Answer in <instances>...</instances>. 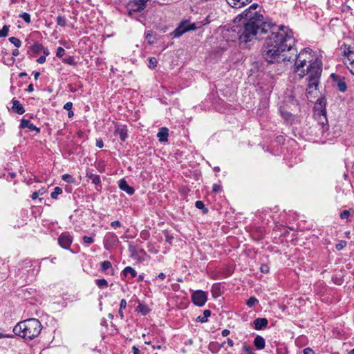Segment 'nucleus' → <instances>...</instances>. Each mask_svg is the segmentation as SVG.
Instances as JSON below:
<instances>
[{
	"mask_svg": "<svg viewBox=\"0 0 354 354\" xmlns=\"http://www.w3.org/2000/svg\"><path fill=\"white\" fill-rule=\"evenodd\" d=\"M295 44L293 33L288 27L281 26L276 30H272L265 41L262 48V55L268 63H274L281 56L283 62H294V72L298 73L300 77L307 75V70L304 69L306 63L309 66L319 58L313 59V50L306 48L299 54L297 50L292 48Z\"/></svg>",
	"mask_w": 354,
	"mask_h": 354,
	"instance_id": "nucleus-1",
	"label": "nucleus"
},
{
	"mask_svg": "<svg viewBox=\"0 0 354 354\" xmlns=\"http://www.w3.org/2000/svg\"><path fill=\"white\" fill-rule=\"evenodd\" d=\"M257 3H253L248 9L236 17V20H243V27L238 30L239 39L241 43H248L252 39H261L263 35L268 31L269 24L263 21V16L255 10Z\"/></svg>",
	"mask_w": 354,
	"mask_h": 354,
	"instance_id": "nucleus-2",
	"label": "nucleus"
},
{
	"mask_svg": "<svg viewBox=\"0 0 354 354\" xmlns=\"http://www.w3.org/2000/svg\"><path fill=\"white\" fill-rule=\"evenodd\" d=\"M41 328L42 326L39 319L30 318L19 322L14 327L13 332L23 338L32 339L40 334Z\"/></svg>",
	"mask_w": 354,
	"mask_h": 354,
	"instance_id": "nucleus-3",
	"label": "nucleus"
},
{
	"mask_svg": "<svg viewBox=\"0 0 354 354\" xmlns=\"http://www.w3.org/2000/svg\"><path fill=\"white\" fill-rule=\"evenodd\" d=\"M322 72V60H317L307 67V80L308 83L306 88V97L309 100H312V99L315 97Z\"/></svg>",
	"mask_w": 354,
	"mask_h": 354,
	"instance_id": "nucleus-4",
	"label": "nucleus"
},
{
	"mask_svg": "<svg viewBox=\"0 0 354 354\" xmlns=\"http://www.w3.org/2000/svg\"><path fill=\"white\" fill-rule=\"evenodd\" d=\"M341 49L343 50V54L345 57V64L347 65V68L354 75V48L349 45L343 44Z\"/></svg>",
	"mask_w": 354,
	"mask_h": 354,
	"instance_id": "nucleus-5",
	"label": "nucleus"
},
{
	"mask_svg": "<svg viewBox=\"0 0 354 354\" xmlns=\"http://www.w3.org/2000/svg\"><path fill=\"white\" fill-rule=\"evenodd\" d=\"M196 28L194 23H190L189 20H185L180 23L178 27L171 33L174 38L182 36L187 31L195 30Z\"/></svg>",
	"mask_w": 354,
	"mask_h": 354,
	"instance_id": "nucleus-6",
	"label": "nucleus"
},
{
	"mask_svg": "<svg viewBox=\"0 0 354 354\" xmlns=\"http://www.w3.org/2000/svg\"><path fill=\"white\" fill-rule=\"evenodd\" d=\"M207 299V293L203 290H196L192 295V302L198 306L205 305Z\"/></svg>",
	"mask_w": 354,
	"mask_h": 354,
	"instance_id": "nucleus-7",
	"label": "nucleus"
},
{
	"mask_svg": "<svg viewBox=\"0 0 354 354\" xmlns=\"http://www.w3.org/2000/svg\"><path fill=\"white\" fill-rule=\"evenodd\" d=\"M73 236L67 232L62 233L58 237L59 245L65 250H71L73 243Z\"/></svg>",
	"mask_w": 354,
	"mask_h": 354,
	"instance_id": "nucleus-8",
	"label": "nucleus"
},
{
	"mask_svg": "<svg viewBox=\"0 0 354 354\" xmlns=\"http://www.w3.org/2000/svg\"><path fill=\"white\" fill-rule=\"evenodd\" d=\"M118 243V238L115 234L113 232H108L106 234L103 241L104 247L106 250H110Z\"/></svg>",
	"mask_w": 354,
	"mask_h": 354,
	"instance_id": "nucleus-9",
	"label": "nucleus"
},
{
	"mask_svg": "<svg viewBox=\"0 0 354 354\" xmlns=\"http://www.w3.org/2000/svg\"><path fill=\"white\" fill-rule=\"evenodd\" d=\"M128 130L127 127L125 124H122L119 123L115 124V136H119L120 140L122 142H124L128 137Z\"/></svg>",
	"mask_w": 354,
	"mask_h": 354,
	"instance_id": "nucleus-10",
	"label": "nucleus"
},
{
	"mask_svg": "<svg viewBox=\"0 0 354 354\" xmlns=\"http://www.w3.org/2000/svg\"><path fill=\"white\" fill-rule=\"evenodd\" d=\"M139 0H133L128 4L129 11L131 14L132 12H141L145 8V5L142 4Z\"/></svg>",
	"mask_w": 354,
	"mask_h": 354,
	"instance_id": "nucleus-11",
	"label": "nucleus"
},
{
	"mask_svg": "<svg viewBox=\"0 0 354 354\" xmlns=\"http://www.w3.org/2000/svg\"><path fill=\"white\" fill-rule=\"evenodd\" d=\"M331 77L337 83V87L340 92H345L347 89L346 83L344 81V78H339L338 75L335 73L331 74Z\"/></svg>",
	"mask_w": 354,
	"mask_h": 354,
	"instance_id": "nucleus-12",
	"label": "nucleus"
},
{
	"mask_svg": "<svg viewBox=\"0 0 354 354\" xmlns=\"http://www.w3.org/2000/svg\"><path fill=\"white\" fill-rule=\"evenodd\" d=\"M118 186L121 190L125 192L129 195H132L135 192L134 188L129 186L127 180L124 178L119 180Z\"/></svg>",
	"mask_w": 354,
	"mask_h": 354,
	"instance_id": "nucleus-13",
	"label": "nucleus"
},
{
	"mask_svg": "<svg viewBox=\"0 0 354 354\" xmlns=\"http://www.w3.org/2000/svg\"><path fill=\"white\" fill-rule=\"evenodd\" d=\"M19 127L21 129L28 128L31 131H36L37 133L40 132V129L37 127L28 119H22Z\"/></svg>",
	"mask_w": 354,
	"mask_h": 354,
	"instance_id": "nucleus-14",
	"label": "nucleus"
},
{
	"mask_svg": "<svg viewBox=\"0 0 354 354\" xmlns=\"http://www.w3.org/2000/svg\"><path fill=\"white\" fill-rule=\"evenodd\" d=\"M252 1V0H226L227 3L234 8H241Z\"/></svg>",
	"mask_w": 354,
	"mask_h": 354,
	"instance_id": "nucleus-15",
	"label": "nucleus"
},
{
	"mask_svg": "<svg viewBox=\"0 0 354 354\" xmlns=\"http://www.w3.org/2000/svg\"><path fill=\"white\" fill-rule=\"evenodd\" d=\"M129 250L131 253V257L135 259H140V254H146L145 251L143 249L138 250L136 246L129 244Z\"/></svg>",
	"mask_w": 354,
	"mask_h": 354,
	"instance_id": "nucleus-16",
	"label": "nucleus"
},
{
	"mask_svg": "<svg viewBox=\"0 0 354 354\" xmlns=\"http://www.w3.org/2000/svg\"><path fill=\"white\" fill-rule=\"evenodd\" d=\"M12 110L19 115H21L25 113V109L23 105L19 102V100L13 99L12 100Z\"/></svg>",
	"mask_w": 354,
	"mask_h": 354,
	"instance_id": "nucleus-17",
	"label": "nucleus"
},
{
	"mask_svg": "<svg viewBox=\"0 0 354 354\" xmlns=\"http://www.w3.org/2000/svg\"><path fill=\"white\" fill-rule=\"evenodd\" d=\"M327 124L328 120L326 118V112L322 111L319 115L318 119V124L322 127V132H324L325 130H327Z\"/></svg>",
	"mask_w": 354,
	"mask_h": 354,
	"instance_id": "nucleus-18",
	"label": "nucleus"
},
{
	"mask_svg": "<svg viewBox=\"0 0 354 354\" xmlns=\"http://www.w3.org/2000/svg\"><path fill=\"white\" fill-rule=\"evenodd\" d=\"M279 112L281 113V117L285 120V121L288 123L292 124L295 120V116L290 112L281 107L279 109Z\"/></svg>",
	"mask_w": 354,
	"mask_h": 354,
	"instance_id": "nucleus-19",
	"label": "nucleus"
},
{
	"mask_svg": "<svg viewBox=\"0 0 354 354\" xmlns=\"http://www.w3.org/2000/svg\"><path fill=\"white\" fill-rule=\"evenodd\" d=\"M253 324L256 330H261L267 326L268 321L266 318H257Z\"/></svg>",
	"mask_w": 354,
	"mask_h": 354,
	"instance_id": "nucleus-20",
	"label": "nucleus"
},
{
	"mask_svg": "<svg viewBox=\"0 0 354 354\" xmlns=\"http://www.w3.org/2000/svg\"><path fill=\"white\" fill-rule=\"evenodd\" d=\"M168 132L169 130L167 127H161L159 129V131L157 133V138H158L159 142H164L167 141L169 136Z\"/></svg>",
	"mask_w": 354,
	"mask_h": 354,
	"instance_id": "nucleus-21",
	"label": "nucleus"
},
{
	"mask_svg": "<svg viewBox=\"0 0 354 354\" xmlns=\"http://www.w3.org/2000/svg\"><path fill=\"white\" fill-rule=\"evenodd\" d=\"M254 344L257 349L261 350L265 348V339L260 335H257L254 340Z\"/></svg>",
	"mask_w": 354,
	"mask_h": 354,
	"instance_id": "nucleus-22",
	"label": "nucleus"
},
{
	"mask_svg": "<svg viewBox=\"0 0 354 354\" xmlns=\"http://www.w3.org/2000/svg\"><path fill=\"white\" fill-rule=\"evenodd\" d=\"M86 177H88L91 180L92 183L95 185H100L101 183L100 177L97 174H94L89 171H86Z\"/></svg>",
	"mask_w": 354,
	"mask_h": 354,
	"instance_id": "nucleus-23",
	"label": "nucleus"
},
{
	"mask_svg": "<svg viewBox=\"0 0 354 354\" xmlns=\"http://www.w3.org/2000/svg\"><path fill=\"white\" fill-rule=\"evenodd\" d=\"M101 270L104 272H107L109 270H112V264L109 261H104L100 263ZM111 274H113V272H111Z\"/></svg>",
	"mask_w": 354,
	"mask_h": 354,
	"instance_id": "nucleus-24",
	"label": "nucleus"
},
{
	"mask_svg": "<svg viewBox=\"0 0 354 354\" xmlns=\"http://www.w3.org/2000/svg\"><path fill=\"white\" fill-rule=\"evenodd\" d=\"M211 315V311L209 310H205L203 311V316H198L196 318V321L201 323H205L208 320V317Z\"/></svg>",
	"mask_w": 354,
	"mask_h": 354,
	"instance_id": "nucleus-25",
	"label": "nucleus"
},
{
	"mask_svg": "<svg viewBox=\"0 0 354 354\" xmlns=\"http://www.w3.org/2000/svg\"><path fill=\"white\" fill-rule=\"evenodd\" d=\"M353 214H354V209H345L340 213V218L343 220H346V221H348L349 216L351 215H353Z\"/></svg>",
	"mask_w": 354,
	"mask_h": 354,
	"instance_id": "nucleus-26",
	"label": "nucleus"
},
{
	"mask_svg": "<svg viewBox=\"0 0 354 354\" xmlns=\"http://www.w3.org/2000/svg\"><path fill=\"white\" fill-rule=\"evenodd\" d=\"M123 274L124 276L130 274L131 276V278H134L137 275L136 271L130 266H127L123 270Z\"/></svg>",
	"mask_w": 354,
	"mask_h": 354,
	"instance_id": "nucleus-27",
	"label": "nucleus"
},
{
	"mask_svg": "<svg viewBox=\"0 0 354 354\" xmlns=\"http://www.w3.org/2000/svg\"><path fill=\"white\" fill-rule=\"evenodd\" d=\"M136 310L139 313H141L142 315H146L149 313V308L145 304H139V305L136 308Z\"/></svg>",
	"mask_w": 354,
	"mask_h": 354,
	"instance_id": "nucleus-28",
	"label": "nucleus"
},
{
	"mask_svg": "<svg viewBox=\"0 0 354 354\" xmlns=\"http://www.w3.org/2000/svg\"><path fill=\"white\" fill-rule=\"evenodd\" d=\"M145 39L147 40V43L150 45H151L156 42V39L153 37V32L151 30H147L145 32Z\"/></svg>",
	"mask_w": 354,
	"mask_h": 354,
	"instance_id": "nucleus-29",
	"label": "nucleus"
},
{
	"mask_svg": "<svg viewBox=\"0 0 354 354\" xmlns=\"http://www.w3.org/2000/svg\"><path fill=\"white\" fill-rule=\"evenodd\" d=\"M127 307V301L124 299H121L120 304V309L118 311V315L121 319L124 318V314L122 310L125 309Z\"/></svg>",
	"mask_w": 354,
	"mask_h": 354,
	"instance_id": "nucleus-30",
	"label": "nucleus"
},
{
	"mask_svg": "<svg viewBox=\"0 0 354 354\" xmlns=\"http://www.w3.org/2000/svg\"><path fill=\"white\" fill-rule=\"evenodd\" d=\"M95 284L100 288H106L108 286V282L104 279H95Z\"/></svg>",
	"mask_w": 354,
	"mask_h": 354,
	"instance_id": "nucleus-31",
	"label": "nucleus"
},
{
	"mask_svg": "<svg viewBox=\"0 0 354 354\" xmlns=\"http://www.w3.org/2000/svg\"><path fill=\"white\" fill-rule=\"evenodd\" d=\"M195 206L196 208L202 209L203 214H207L208 212V209L205 207L203 202L201 201H196Z\"/></svg>",
	"mask_w": 354,
	"mask_h": 354,
	"instance_id": "nucleus-32",
	"label": "nucleus"
},
{
	"mask_svg": "<svg viewBox=\"0 0 354 354\" xmlns=\"http://www.w3.org/2000/svg\"><path fill=\"white\" fill-rule=\"evenodd\" d=\"M57 24L58 26H60L62 27H64L66 25L67 19L64 16L59 15L57 17Z\"/></svg>",
	"mask_w": 354,
	"mask_h": 354,
	"instance_id": "nucleus-33",
	"label": "nucleus"
},
{
	"mask_svg": "<svg viewBox=\"0 0 354 354\" xmlns=\"http://www.w3.org/2000/svg\"><path fill=\"white\" fill-rule=\"evenodd\" d=\"M62 193V189L59 187L54 188V191L50 194V196L53 199H57V196Z\"/></svg>",
	"mask_w": 354,
	"mask_h": 354,
	"instance_id": "nucleus-34",
	"label": "nucleus"
},
{
	"mask_svg": "<svg viewBox=\"0 0 354 354\" xmlns=\"http://www.w3.org/2000/svg\"><path fill=\"white\" fill-rule=\"evenodd\" d=\"M258 299L254 297H250L246 302V304L248 307L251 308L258 304Z\"/></svg>",
	"mask_w": 354,
	"mask_h": 354,
	"instance_id": "nucleus-35",
	"label": "nucleus"
},
{
	"mask_svg": "<svg viewBox=\"0 0 354 354\" xmlns=\"http://www.w3.org/2000/svg\"><path fill=\"white\" fill-rule=\"evenodd\" d=\"M62 61H63V62L68 64L69 65H71V66H74L76 64V63L74 60V58L72 56H67L66 57H64L62 59Z\"/></svg>",
	"mask_w": 354,
	"mask_h": 354,
	"instance_id": "nucleus-36",
	"label": "nucleus"
},
{
	"mask_svg": "<svg viewBox=\"0 0 354 354\" xmlns=\"http://www.w3.org/2000/svg\"><path fill=\"white\" fill-rule=\"evenodd\" d=\"M9 41H10V43H12L17 48L20 47L21 45V41L18 38H17L15 37H10L9 38Z\"/></svg>",
	"mask_w": 354,
	"mask_h": 354,
	"instance_id": "nucleus-37",
	"label": "nucleus"
},
{
	"mask_svg": "<svg viewBox=\"0 0 354 354\" xmlns=\"http://www.w3.org/2000/svg\"><path fill=\"white\" fill-rule=\"evenodd\" d=\"M62 180L68 183H73L75 182V178L70 174H64L62 176Z\"/></svg>",
	"mask_w": 354,
	"mask_h": 354,
	"instance_id": "nucleus-38",
	"label": "nucleus"
},
{
	"mask_svg": "<svg viewBox=\"0 0 354 354\" xmlns=\"http://www.w3.org/2000/svg\"><path fill=\"white\" fill-rule=\"evenodd\" d=\"M82 242L85 245H88L94 242V239L93 236H84L82 237Z\"/></svg>",
	"mask_w": 354,
	"mask_h": 354,
	"instance_id": "nucleus-39",
	"label": "nucleus"
},
{
	"mask_svg": "<svg viewBox=\"0 0 354 354\" xmlns=\"http://www.w3.org/2000/svg\"><path fill=\"white\" fill-rule=\"evenodd\" d=\"M19 17L23 19L26 23L30 24V15L27 12H22L19 15Z\"/></svg>",
	"mask_w": 354,
	"mask_h": 354,
	"instance_id": "nucleus-40",
	"label": "nucleus"
},
{
	"mask_svg": "<svg viewBox=\"0 0 354 354\" xmlns=\"http://www.w3.org/2000/svg\"><path fill=\"white\" fill-rule=\"evenodd\" d=\"M9 26L4 25L1 30H0V37H5L8 35L9 31Z\"/></svg>",
	"mask_w": 354,
	"mask_h": 354,
	"instance_id": "nucleus-41",
	"label": "nucleus"
},
{
	"mask_svg": "<svg viewBox=\"0 0 354 354\" xmlns=\"http://www.w3.org/2000/svg\"><path fill=\"white\" fill-rule=\"evenodd\" d=\"M148 61H149L148 66L149 68H154L155 67H156L158 62L155 57H149L148 59Z\"/></svg>",
	"mask_w": 354,
	"mask_h": 354,
	"instance_id": "nucleus-42",
	"label": "nucleus"
},
{
	"mask_svg": "<svg viewBox=\"0 0 354 354\" xmlns=\"http://www.w3.org/2000/svg\"><path fill=\"white\" fill-rule=\"evenodd\" d=\"M66 53V50L62 47H58L56 52V56L57 57H62Z\"/></svg>",
	"mask_w": 354,
	"mask_h": 354,
	"instance_id": "nucleus-43",
	"label": "nucleus"
},
{
	"mask_svg": "<svg viewBox=\"0 0 354 354\" xmlns=\"http://www.w3.org/2000/svg\"><path fill=\"white\" fill-rule=\"evenodd\" d=\"M43 48L42 46L39 44H35L32 46V50L35 53L39 52Z\"/></svg>",
	"mask_w": 354,
	"mask_h": 354,
	"instance_id": "nucleus-44",
	"label": "nucleus"
},
{
	"mask_svg": "<svg viewBox=\"0 0 354 354\" xmlns=\"http://www.w3.org/2000/svg\"><path fill=\"white\" fill-rule=\"evenodd\" d=\"M243 350L247 353V354H252V349L250 346H248L246 344L243 345Z\"/></svg>",
	"mask_w": 354,
	"mask_h": 354,
	"instance_id": "nucleus-45",
	"label": "nucleus"
},
{
	"mask_svg": "<svg viewBox=\"0 0 354 354\" xmlns=\"http://www.w3.org/2000/svg\"><path fill=\"white\" fill-rule=\"evenodd\" d=\"M15 62V59L14 57H9L7 59V60L4 61V63L8 66H12Z\"/></svg>",
	"mask_w": 354,
	"mask_h": 354,
	"instance_id": "nucleus-46",
	"label": "nucleus"
},
{
	"mask_svg": "<svg viewBox=\"0 0 354 354\" xmlns=\"http://www.w3.org/2000/svg\"><path fill=\"white\" fill-rule=\"evenodd\" d=\"M221 190V186L218 184H214L212 186V192L214 193H218Z\"/></svg>",
	"mask_w": 354,
	"mask_h": 354,
	"instance_id": "nucleus-47",
	"label": "nucleus"
},
{
	"mask_svg": "<svg viewBox=\"0 0 354 354\" xmlns=\"http://www.w3.org/2000/svg\"><path fill=\"white\" fill-rule=\"evenodd\" d=\"M260 270L263 273H268L269 272V267L266 264L261 265Z\"/></svg>",
	"mask_w": 354,
	"mask_h": 354,
	"instance_id": "nucleus-48",
	"label": "nucleus"
},
{
	"mask_svg": "<svg viewBox=\"0 0 354 354\" xmlns=\"http://www.w3.org/2000/svg\"><path fill=\"white\" fill-rule=\"evenodd\" d=\"M31 263H32L31 261L26 259L24 261H23L22 267L24 268H27L28 267L32 266Z\"/></svg>",
	"mask_w": 354,
	"mask_h": 354,
	"instance_id": "nucleus-49",
	"label": "nucleus"
},
{
	"mask_svg": "<svg viewBox=\"0 0 354 354\" xmlns=\"http://www.w3.org/2000/svg\"><path fill=\"white\" fill-rule=\"evenodd\" d=\"M72 107H73V103L71 102H66L64 106V109L65 110H67V111H70L72 109Z\"/></svg>",
	"mask_w": 354,
	"mask_h": 354,
	"instance_id": "nucleus-50",
	"label": "nucleus"
},
{
	"mask_svg": "<svg viewBox=\"0 0 354 354\" xmlns=\"http://www.w3.org/2000/svg\"><path fill=\"white\" fill-rule=\"evenodd\" d=\"M111 226L112 227H121V223L118 221H115L111 223Z\"/></svg>",
	"mask_w": 354,
	"mask_h": 354,
	"instance_id": "nucleus-51",
	"label": "nucleus"
},
{
	"mask_svg": "<svg viewBox=\"0 0 354 354\" xmlns=\"http://www.w3.org/2000/svg\"><path fill=\"white\" fill-rule=\"evenodd\" d=\"M303 353H304V354H315L314 351L309 347L304 349Z\"/></svg>",
	"mask_w": 354,
	"mask_h": 354,
	"instance_id": "nucleus-52",
	"label": "nucleus"
},
{
	"mask_svg": "<svg viewBox=\"0 0 354 354\" xmlns=\"http://www.w3.org/2000/svg\"><path fill=\"white\" fill-rule=\"evenodd\" d=\"M46 62V56L45 55H41L37 59V62L39 63V64H43Z\"/></svg>",
	"mask_w": 354,
	"mask_h": 354,
	"instance_id": "nucleus-53",
	"label": "nucleus"
},
{
	"mask_svg": "<svg viewBox=\"0 0 354 354\" xmlns=\"http://www.w3.org/2000/svg\"><path fill=\"white\" fill-rule=\"evenodd\" d=\"M219 288L218 284H214L212 286V292H213V296L214 297H217L218 295H216V290Z\"/></svg>",
	"mask_w": 354,
	"mask_h": 354,
	"instance_id": "nucleus-54",
	"label": "nucleus"
},
{
	"mask_svg": "<svg viewBox=\"0 0 354 354\" xmlns=\"http://www.w3.org/2000/svg\"><path fill=\"white\" fill-rule=\"evenodd\" d=\"M230 333V331L228 329H224L222 330L221 334L223 337H227Z\"/></svg>",
	"mask_w": 354,
	"mask_h": 354,
	"instance_id": "nucleus-55",
	"label": "nucleus"
},
{
	"mask_svg": "<svg viewBox=\"0 0 354 354\" xmlns=\"http://www.w3.org/2000/svg\"><path fill=\"white\" fill-rule=\"evenodd\" d=\"M345 245H346L345 242L344 243H338L336 245L335 248L337 250H341L345 246Z\"/></svg>",
	"mask_w": 354,
	"mask_h": 354,
	"instance_id": "nucleus-56",
	"label": "nucleus"
},
{
	"mask_svg": "<svg viewBox=\"0 0 354 354\" xmlns=\"http://www.w3.org/2000/svg\"><path fill=\"white\" fill-rule=\"evenodd\" d=\"M133 350V354H140V351L138 347L136 346H133L132 348Z\"/></svg>",
	"mask_w": 354,
	"mask_h": 354,
	"instance_id": "nucleus-57",
	"label": "nucleus"
},
{
	"mask_svg": "<svg viewBox=\"0 0 354 354\" xmlns=\"http://www.w3.org/2000/svg\"><path fill=\"white\" fill-rule=\"evenodd\" d=\"M96 146L99 148H102L104 146V143L102 140H97Z\"/></svg>",
	"mask_w": 354,
	"mask_h": 354,
	"instance_id": "nucleus-58",
	"label": "nucleus"
},
{
	"mask_svg": "<svg viewBox=\"0 0 354 354\" xmlns=\"http://www.w3.org/2000/svg\"><path fill=\"white\" fill-rule=\"evenodd\" d=\"M227 344H228L229 346H234V342L232 339L230 338H227Z\"/></svg>",
	"mask_w": 354,
	"mask_h": 354,
	"instance_id": "nucleus-59",
	"label": "nucleus"
},
{
	"mask_svg": "<svg viewBox=\"0 0 354 354\" xmlns=\"http://www.w3.org/2000/svg\"><path fill=\"white\" fill-rule=\"evenodd\" d=\"M38 196H39L38 193L37 192H35L32 194L31 198L32 200H35L38 198Z\"/></svg>",
	"mask_w": 354,
	"mask_h": 354,
	"instance_id": "nucleus-60",
	"label": "nucleus"
},
{
	"mask_svg": "<svg viewBox=\"0 0 354 354\" xmlns=\"http://www.w3.org/2000/svg\"><path fill=\"white\" fill-rule=\"evenodd\" d=\"M19 52L18 49H15L12 50V56L17 57L19 55Z\"/></svg>",
	"mask_w": 354,
	"mask_h": 354,
	"instance_id": "nucleus-61",
	"label": "nucleus"
},
{
	"mask_svg": "<svg viewBox=\"0 0 354 354\" xmlns=\"http://www.w3.org/2000/svg\"><path fill=\"white\" fill-rule=\"evenodd\" d=\"M32 75H34V78H35V80H37V79H38V77H39V75H40V73H39V72H37V71H34V72L32 73Z\"/></svg>",
	"mask_w": 354,
	"mask_h": 354,
	"instance_id": "nucleus-62",
	"label": "nucleus"
},
{
	"mask_svg": "<svg viewBox=\"0 0 354 354\" xmlns=\"http://www.w3.org/2000/svg\"><path fill=\"white\" fill-rule=\"evenodd\" d=\"M34 90L33 85L32 84H29L27 88V91L32 92Z\"/></svg>",
	"mask_w": 354,
	"mask_h": 354,
	"instance_id": "nucleus-63",
	"label": "nucleus"
},
{
	"mask_svg": "<svg viewBox=\"0 0 354 354\" xmlns=\"http://www.w3.org/2000/svg\"><path fill=\"white\" fill-rule=\"evenodd\" d=\"M158 278L161 279H165V277H166V275L165 274H164L163 272H161L158 274Z\"/></svg>",
	"mask_w": 354,
	"mask_h": 354,
	"instance_id": "nucleus-64",
	"label": "nucleus"
}]
</instances>
